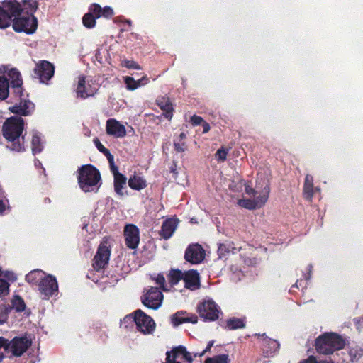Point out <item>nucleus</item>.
Segmentation results:
<instances>
[{"label":"nucleus","instance_id":"nucleus-1","mask_svg":"<svg viewBox=\"0 0 363 363\" xmlns=\"http://www.w3.org/2000/svg\"><path fill=\"white\" fill-rule=\"evenodd\" d=\"M24 128V121L18 116L8 118L3 125L4 138L8 140L9 148L21 152L24 150V138L21 136Z\"/></svg>","mask_w":363,"mask_h":363},{"label":"nucleus","instance_id":"nucleus-2","mask_svg":"<svg viewBox=\"0 0 363 363\" xmlns=\"http://www.w3.org/2000/svg\"><path fill=\"white\" fill-rule=\"evenodd\" d=\"M77 179L79 187L85 192H90L99 187L101 176L93 166L84 165L78 170Z\"/></svg>","mask_w":363,"mask_h":363},{"label":"nucleus","instance_id":"nucleus-3","mask_svg":"<svg viewBox=\"0 0 363 363\" xmlns=\"http://www.w3.org/2000/svg\"><path fill=\"white\" fill-rule=\"evenodd\" d=\"M345 341L336 333H327L319 336L315 341V348L319 353L328 354L343 348Z\"/></svg>","mask_w":363,"mask_h":363},{"label":"nucleus","instance_id":"nucleus-4","mask_svg":"<svg viewBox=\"0 0 363 363\" xmlns=\"http://www.w3.org/2000/svg\"><path fill=\"white\" fill-rule=\"evenodd\" d=\"M133 321L136 325L137 330L144 335L151 334L156 328V324L154 320L140 309L126 315L123 318V323Z\"/></svg>","mask_w":363,"mask_h":363},{"label":"nucleus","instance_id":"nucleus-5","mask_svg":"<svg viewBox=\"0 0 363 363\" xmlns=\"http://www.w3.org/2000/svg\"><path fill=\"white\" fill-rule=\"evenodd\" d=\"M22 9L16 14L13 22V28L16 32H24L28 34H32L35 32L38 26L37 18L28 12L21 14Z\"/></svg>","mask_w":363,"mask_h":363},{"label":"nucleus","instance_id":"nucleus-6","mask_svg":"<svg viewBox=\"0 0 363 363\" xmlns=\"http://www.w3.org/2000/svg\"><path fill=\"white\" fill-rule=\"evenodd\" d=\"M20 11V4L16 0H5L0 7V28H5L11 23L12 16Z\"/></svg>","mask_w":363,"mask_h":363},{"label":"nucleus","instance_id":"nucleus-7","mask_svg":"<svg viewBox=\"0 0 363 363\" xmlns=\"http://www.w3.org/2000/svg\"><path fill=\"white\" fill-rule=\"evenodd\" d=\"M200 316L206 320L213 321L219 317V307L211 299H205L197 307Z\"/></svg>","mask_w":363,"mask_h":363},{"label":"nucleus","instance_id":"nucleus-8","mask_svg":"<svg viewBox=\"0 0 363 363\" xmlns=\"http://www.w3.org/2000/svg\"><path fill=\"white\" fill-rule=\"evenodd\" d=\"M167 363H192L193 358L184 346L174 347L167 352Z\"/></svg>","mask_w":363,"mask_h":363},{"label":"nucleus","instance_id":"nucleus-9","mask_svg":"<svg viewBox=\"0 0 363 363\" xmlns=\"http://www.w3.org/2000/svg\"><path fill=\"white\" fill-rule=\"evenodd\" d=\"M31 340L27 337H16L7 342L6 350L16 357L21 356L31 345Z\"/></svg>","mask_w":363,"mask_h":363},{"label":"nucleus","instance_id":"nucleus-10","mask_svg":"<svg viewBox=\"0 0 363 363\" xmlns=\"http://www.w3.org/2000/svg\"><path fill=\"white\" fill-rule=\"evenodd\" d=\"M38 290L45 298H49L57 294L58 284L56 278L47 275L38 284Z\"/></svg>","mask_w":363,"mask_h":363},{"label":"nucleus","instance_id":"nucleus-11","mask_svg":"<svg viewBox=\"0 0 363 363\" xmlns=\"http://www.w3.org/2000/svg\"><path fill=\"white\" fill-rule=\"evenodd\" d=\"M111 251L106 241L101 242L98 248L96 255L94 259L93 266L95 269L99 270L108 264Z\"/></svg>","mask_w":363,"mask_h":363},{"label":"nucleus","instance_id":"nucleus-12","mask_svg":"<svg viewBox=\"0 0 363 363\" xmlns=\"http://www.w3.org/2000/svg\"><path fill=\"white\" fill-rule=\"evenodd\" d=\"M142 303L147 308L156 310L159 308V290L157 286H149L145 289L141 298Z\"/></svg>","mask_w":363,"mask_h":363},{"label":"nucleus","instance_id":"nucleus-13","mask_svg":"<svg viewBox=\"0 0 363 363\" xmlns=\"http://www.w3.org/2000/svg\"><path fill=\"white\" fill-rule=\"evenodd\" d=\"M124 237L126 246L130 249H135L140 242V232L133 224L126 225L124 228Z\"/></svg>","mask_w":363,"mask_h":363},{"label":"nucleus","instance_id":"nucleus-14","mask_svg":"<svg viewBox=\"0 0 363 363\" xmlns=\"http://www.w3.org/2000/svg\"><path fill=\"white\" fill-rule=\"evenodd\" d=\"M54 66L48 61H41L38 63L34 69L35 75L41 82H45L51 79L54 74Z\"/></svg>","mask_w":363,"mask_h":363},{"label":"nucleus","instance_id":"nucleus-15","mask_svg":"<svg viewBox=\"0 0 363 363\" xmlns=\"http://www.w3.org/2000/svg\"><path fill=\"white\" fill-rule=\"evenodd\" d=\"M184 257L191 264H199L204 259L205 251L199 244L190 245L185 252Z\"/></svg>","mask_w":363,"mask_h":363},{"label":"nucleus","instance_id":"nucleus-16","mask_svg":"<svg viewBox=\"0 0 363 363\" xmlns=\"http://www.w3.org/2000/svg\"><path fill=\"white\" fill-rule=\"evenodd\" d=\"M97 91V86L86 81L84 77H79L77 87V97L85 99L94 96Z\"/></svg>","mask_w":363,"mask_h":363},{"label":"nucleus","instance_id":"nucleus-17","mask_svg":"<svg viewBox=\"0 0 363 363\" xmlns=\"http://www.w3.org/2000/svg\"><path fill=\"white\" fill-rule=\"evenodd\" d=\"M106 133L115 138H123L126 135L125 126L116 119H108L106 125Z\"/></svg>","mask_w":363,"mask_h":363},{"label":"nucleus","instance_id":"nucleus-18","mask_svg":"<svg viewBox=\"0 0 363 363\" xmlns=\"http://www.w3.org/2000/svg\"><path fill=\"white\" fill-rule=\"evenodd\" d=\"M179 223L177 218H169L163 221L160 230V237L167 240L170 238L175 232Z\"/></svg>","mask_w":363,"mask_h":363},{"label":"nucleus","instance_id":"nucleus-19","mask_svg":"<svg viewBox=\"0 0 363 363\" xmlns=\"http://www.w3.org/2000/svg\"><path fill=\"white\" fill-rule=\"evenodd\" d=\"M185 287L190 290H196L200 287L199 274L196 270H189L183 274Z\"/></svg>","mask_w":363,"mask_h":363},{"label":"nucleus","instance_id":"nucleus-20","mask_svg":"<svg viewBox=\"0 0 363 363\" xmlns=\"http://www.w3.org/2000/svg\"><path fill=\"white\" fill-rule=\"evenodd\" d=\"M171 322L174 326H178L185 323H196L198 318L194 314H187L185 311H179L171 317Z\"/></svg>","mask_w":363,"mask_h":363},{"label":"nucleus","instance_id":"nucleus-21","mask_svg":"<svg viewBox=\"0 0 363 363\" xmlns=\"http://www.w3.org/2000/svg\"><path fill=\"white\" fill-rule=\"evenodd\" d=\"M183 274L184 273H182L179 270L170 271V272L167 275V280L169 281V284H170L169 286L164 283V278L160 276V289H162L164 291H169L171 289V287L177 284L180 279H183Z\"/></svg>","mask_w":363,"mask_h":363},{"label":"nucleus","instance_id":"nucleus-22","mask_svg":"<svg viewBox=\"0 0 363 363\" xmlns=\"http://www.w3.org/2000/svg\"><path fill=\"white\" fill-rule=\"evenodd\" d=\"M160 118L162 117L169 121L174 111V106L167 97H162L160 100Z\"/></svg>","mask_w":363,"mask_h":363},{"label":"nucleus","instance_id":"nucleus-23","mask_svg":"<svg viewBox=\"0 0 363 363\" xmlns=\"http://www.w3.org/2000/svg\"><path fill=\"white\" fill-rule=\"evenodd\" d=\"M34 109V104L30 101H21L18 105L9 108V110L17 114L23 116L29 115Z\"/></svg>","mask_w":363,"mask_h":363},{"label":"nucleus","instance_id":"nucleus-24","mask_svg":"<svg viewBox=\"0 0 363 363\" xmlns=\"http://www.w3.org/2000/svg\"><path fill=\"white\" fill-rule=\"evenodd\" d=\"M123 81L126 85V88L129 91H134L138 88L144 86L148 83V78L144 76L138 80H135L133 77L125 76L123 77Z\"/></svg>","mask_w":363,"mask_h":363},{"label":"nucleus","instance_id":"nucleus-25","mask_svg":"<svg viewBox=\"0 0 363 363\" xmlns=\"http://www.w3.org/2000/svg\"><path fill=\"white\" fill-rule=\"evenodd\" d=\"M269 186L267 184L259 194L257 192L256 194L253 195V201L257 206V208H260L266 203L269 198Z\"/></svg>","mask_w":363,"mask_h":363},{"label":"nucleus","instance_id":"nucleus-26","mask_svg":"<svg viewBox=\"0 0 363 363\" xmlns=\"http://www.w3.org/2000/svg\"><path fill=\"white\" fill-rule=\"evenodd\" d=\"M111 169H112L113 173L114 174L115 191L118 194L122 196V195H123L122 189H123V185L125 184L126 179L123 174H120L117 171V168L116 167H114L113 164L111 165Z\"/></svg>","mask_w":363,"mask_h":363},{"label":"nucleus","instance_id":"nucleus-27","mask_svg":"<svg viewBox=\"0 0 363 363\" xmlns=\"http://www.w3.org/2000/svg\"><path fill=\"white\" fill-rule=\"evenodd\" d=\"M241 247H236L233 242L220 244L218 247V253L220 258L224 257L226 255L235 254Z\"/></svg>","mask_w":363,"mask_h":363},{"label":"nucleus","instance_id":"nucleus-28","mask_svg":"<svg viewBox=\"0 0 363 363\" xmlns=\"http://www.w3.org/2000/svg\"><path fill=\"white\" fill-rule=\"evenodd\" d=\"M313 178L311 175L307 174L303 186L304 196L311 200L313 196Z\"/></svg>","mask_w":363,"mask_h":363},{"label":"nucleus","instance_id":"nucleus-29","mask_svg":"<svg viewBox=\"0 0 363 363\" xmlns=\"http://www.w3.org/2000/svg\"><path fill=\"white\" fill-rule=\"evenodd\" d=\"M8 76L11 81V84L14 88H20L22 85L23 81L21 77V74L15 68L10 69L8 72Z\"/></svg>","mask_w":363,"mask_h":363},{"label":"nucleus","instance_id":"nucleus-30","mask_svg":"<svg viewBox=\"0 0 363 363\" xmlns=\"http://www.w3.org/2000/svg\"><path fill=\"white\" fill-rule=\"evenodd\" d=\"M44 277L45 273L43 271L36 269L28 273L26 277V279L29 283L38 284Z\"/></svg>","mask_w":363,"mask_h":363},{"label":"nucleus","instance_id":"nucleus-31","mask_svg":"<svg viewBox=\"0 0 363 363\" xmlns=\"http://www.w3.org/2000/svg\"><path fill=\"white\" fill-rule=\"evenodd\" d=\"M129 186L135 190L143 189L146 186V182L139 176H133L128 181Z\"/></svg>","mask_w":363,"mask_h":363},{"label":"nucleus","instance_id":"nucleus-32","mask_svg":"<svg viewBox=\"0 0 363 363\" xmlns=\"http://www.w3.org/2000/svg\"><path fill=\"white\" fill-rule=\"evenodd\" d=\"M185 138V133H182L178 138L174 141V147L177 152H183L186 150V145L184 141Z\"/></svg>","mask_w":363,"mask_h":363},{"label":"nucleus","instance_id":"nucleus-33","mask_svg":"<svg viewBox=\"0 0 363 363\" xmlns=\"http://www.w3.org/2000/svg\"><path fill=\"white\" fill-rule=\"evenodd\" d=\"M245 326V323L242 319L233 318L226 321V328L228 330H236L242 328Z\"/></svg>","mask_w":363,"mask_h":363},{"label":"nucleus","instance_id":"nucleus-34","mask_svg":"<svg viewBox=\"0 0 363 363\" xmlns=\"http://www.w3.org/2000/svg\"><path fill=\"white\" fill-rule=\"evenodd\" d=\"M31 144H32V150L34 153L40 152L42 150L43 145H42L41 138L38 133H33Z\"/></svg>","mask_w":363,"mask_h":363},{"label":"nucleus","instance_id":"nucleus-35","mask_svg":"<svg viewBox=\"0 0 363 363\" xmlns=\"http://www.w3.org/2000/svg\"><path fill=\"white\" fill-rule=\"evenodd\" d=\"M230 359L228 354H220L213 357H208L205 363H230Z\"/></svg>","mask_w":363,"mask_h":363},{"label":"nucleus","instance_id":"nucleus-36","mask_svg":"<svg viewBox=\"0 0 363 363\" xmlns=\"http://www.w3.org/2000/svg\"><path fill=\"white\" fill-rule=\"evenodd\" d=\"M9 95V83L6 79L0 77V99H5Z\"/></svg>","mask_w":363,"mask_h":363},{"label":"nucleus","instance_id":"nucleus-37","mask_svg":"<svg viewBox=\"0 0 363 363\" xmlns=\"http://www.w3.org/2000/svg\"><path fill=\"white\" fill-rule=\"evenodd\" d=\"M94 143H95V145L97 147V149L103 152L106 157H107V159L108 160V162H110L111 165L113 164V156L110 153L109 150L108 149H106L101 143L99 140H94Z\"/></svg>","mask_w":363,"mask_h":363},{"label":"nucleus","instance_id":"nucleus-38","mask_svg":"<svg viewBox=\"0 0 363 363\" xmlns=\"http://www.w3.org/2000/svg\"><path fill=\"white\" fill-rule=\"evenodd\" d=\"M238 203L240 206L243 207L247 209H249V210L257 209V206H256L253 199H240V200H238Z\"/></svg>","mask_w":363,"mask_h":363},{"label":"nucleus","instance_id":"nucleus-39","mask_svg":"<svg viewBox=\"0 0 363 363\" xmlns=\"http://www.w3.org/2000/svg\"><path fill=\"white\" fill-rule=\"evenodd\" d=\"M12 306L17 311H22L25 309V303L20 296H14L12 300Z\"/></svg>","mask_w":363,"mask_h":363},{"label":"nucleus","instance_id":"nucleus-40","mask_svg":"<svg viewBox=\"0 0 363 363\" xmlns=\"http://www.w3.org/2000/svg\"><path fill=\"white\" fill-rule=\"evenodd\" d=\"M83 23L87 28H93L96 24L95 18L91 13H88L83 17Z\"/></svg>","mask_w":363,"mask_h":363},{"label":"nucleus","instance_id":"nucleus-41","mask_svg":"<svg viewBox=\"0 0 363 363\" xmlns=\"http://www.w3.org/2000/svg\"><path fill=\"white\" fill-rule=\"evenodd\" d=\"M25 9L28 10L26 11L28 13L33 14V12L35 11L38 7V4L36 1L34 0H28L24 3Z\"/></svg>","mask_w":363,"mask_h":363},{"label":"nucleus","instance_id":"nucleus-42","mask_svg":"<svg viewBox=\"0 0 363 363\" xmlns=\"http://www.w3.org/2000/svg\"><path fill=\"white\" fill-rule=\"evenodd\" d=\"M228 155V150L225 148H220L217 150L215 154V157L218 162H224Z\"/></svg>","mask_w":363,"mask_h":363},{"label":"nucleus","instance_id":"nucleus-43","mask_svg":"<svg viewBox=\"0 0 363 363\" xmlns=\"http://www.w3.org/2000/svg\"><path fill=\"white\" fill-rule=\"evenodd\" d=\"M121 65L128 69H140V67L135 61L123 60L121 61Z\"/></svg>","mask_w":363,"mask_h":363},{"label":"nucleus","instance_id":"nucleus-44","mask_svg":"<svg viewBox=\"0 0 363 363\" xmlns=\"http://www.w3.org/2000/svg\"><path fill=\"white\" fill-rule=\"evenodd\" d=\"M9 284L4 279H0V297L9 294Z\"/></svg>","mask_w":363,"mask_h":363},{"label":"nucleus","instance_id":"nucleus-45","mask_svg":"<svg viewBox=\"0 0 363 363\" xmlns=\"http://www.w3.org/2000/svg\"><path fill=\"white\" fill-rule=\"evenodd\" d=\"M264 341L265 343L268 345L271 353L275 352L276 351L278 350L279 347V344L277 341L272 339L267 340Z\"/></svg>","mask_w":363,"mask_h":363},{"label":"nucleus","instance_id":"nucleus-46","mask_svg":"<svg viewBox=\"0 0 363 363\" xmlns=\"http://www.w3.org/2000/svg\"><path fill=\"white\" fill-rule=\"evenodd\" d=\"M90 11L96 18H99L101 16L102 8L99 4H94L91 6Z\"/></svg>","mask_w":363,"mask_h":363},{"label":"nucleus","instance_id":"nucleus-47","mask_svg":"<svg viewBox=\"0 0 363 363\" xmlns=\"http://www.w3.org/2000/svg\"><path fill=\"white\" fill-rule=\"evenodd\" d=\"M7 345V340L4 337H0V362L4 358V351L6 350V347Z\"/></svg>","mask_w":363,"mask_h":363},{"label":"nucleus","instance_id":"nucleus-48","mask_svg":"<svg viewBox=\"0 0 363 363\" xmlns=\"http://www.w3.org/2000/svg\"><path fill=\"white\" fill-rule=\"evenodd\" d=\"M169 173L170 176L169 177V181L174 182L177 180V164L175 163H172L169 167Z\"/></svg>","mask_w":363,"mask_h":363},{"label":"nucleus","instance_id":"nucleus-49","mask_svg":"<svg viewBox=\"0 0 363 363\" xmlns=\"http://www.w3.org/2000/svg\"><path fill=\"white\" fill-rule=\"evenodd\" d=\"M240 185V187H242L243 184H242V181H241L239 184ZM244 186L245 187V193L250 196H253L255 194H257V191H255V189H253L252 187L250 186V185L247 183H245L244 184Z\"/></svg>","mask_w":363,"mask_h":363},{"label":"nucleus","instance_id":"nucleus-50","mask_svg":"<svg viewBox=\"0 0 363 363\" xmlns=\"http://www.w3.org/2000/svg\"><path fill=\"white\" fill-rule=\"evenodd\" d=\"M113 15V11L112 8L109 6H106L102 9L101 16L105 18H109Z\"/></svg>","mask_w":363,"mask_h":363},{"label":"nucleus","instance_id":"nucleus-51","mask_svg":"<svg viewBox=\"0 0 363 363\" xmlns=\"http://www.w3.org/2000/svg\"><path fill=\"white\" fill-rule=\"evenodd\" d=\"M2 279H6L9 281H15L16 279V276L15 275V274L13 272L6 271V272H2Z\"/></svg>","mask_w":363,"mask_h":363},{"label":"nucleus","instance_id":"nucleus-52","mask_svg":"<svg viewBox=\"0 0 363 363\" xmlns=\"http://www.w3.org/2000/svg\"><path fill=\"white\" fill-rule=\"evenodd\" d=\"M191 122L194 125H201L204 121L201 117L194 115L191 118Z\"/></svg>","mask_w":363,"mask_h":363},{"label":"nucleus","instance_id":"nucleus-53","mask_svg":"<svg viewBox=\"0 0 363 363\" xmlns=\"http://www.w3.org/2000/svg\"><path fill=\"white\" fill-rule=\"evenodd\" d=\"M213 344H214L213 340L208 342L206 349L201 353H195L194 357H202L203 355H204L205 353H206L207 352H208L211 350V348L213 347Z\"/></svg>","mask_w":363,"mask_h":363},{"label":"nucleus","instance_id":"nucleus-54","mask_svg":"<svg viewBox=\"0 0 363 363\" xmlns=\"http://www.w3.org/2000/svg\"><path fill=\"white\" fill-rule=\"evenodd\" d=\"M7 320L6 313L4 311H0V325L4 323Z\"/></svg>","mask_w":363,"mask_h":363},{"label":"nucleus","instance_id":"nucleus-55","mask_svg":"<svg viewBox=\"0 0 363 363\" xmlns=\"http://www.w3.org/2000/svg\"><path fill=\"white\" fill-rule=\"evenodd\" d=\"M202 127H203V133H206L209 131L210 130V125L208 123L206 122H203L202 124H201Z\"/></svg>","mask_w":363,"mask_h":363},{"label":"nucleus","instance_id":"nucleus-56","mask_svg":"<svg viewBox=\"0 0 363 363\" xmlns=\"http://www.w3.org/2000/svg\"><path fill=\"white\" fill-rule=\"evenodd\" d=\"M301 363H315V358L313 357H310L308 359Z\"/></svg>","mask_w":363,"mask_h":363},{"label":"nucleus","instance_id":"nucleus-57","mask_svg":"<svg viewBox=\"0 0 363 363\" xmlns=\"http://www.w3.org/2000/svg\"><path fill=\"white\" fill-rule=\"evenodd\" d=\"M150 279L155 282L156 284L159 283V274H156L154 277L150 276Z\"/></svg>","mask_w":363,"mask_h":363},{"label":"nucleus","instance_id":"nucleus-58","mask_svg":"<svg viewBox=\"0 0 363 363\" xmlns=\"http://www.w3.org/2000/svg\"><path fill=\"white\" fill-rule=\"evenodd\" d=\"M6 208V203L0 200V213H1Z\"/></svg>","mask_w":363,"mask_h":363},{"label":"nucleus","instance_id":"nucleus-59","mask_svg":"<svg viewBox=\"0 0 363 363\" xmlns=\"http://www.w3.org/2000/svg\"><path fill=\"white\" fill-rule=\"evenodd\" d=\"M311 268H312V266H309V267H308L309 272H311ZM306 279H310V273H308V276H306Z\"/></svg>","mask_w":363,"mask_h":363},{"label":"nucleus","instance_id":"nucleus-60","mask_svg":"<svg viewBox=\"0 0 363 363\" xmlns=\"http://www.w3.org/2000/svg\"><path fill=\"white\" fill-rule=\"evenodd\" d=\"M162 299H163V295L160 293V304L162 303Z\"/></svg>","mask_w":363,"mask_h":363},{"label":"nucleus","instance_id":"nucleus-61","mask_svg":"<svg viewBox=\"0 0 363 363\" xmlns=\"http://www.w3.org/2000/svg\"><path fill=\"white\" fill-rule=\"evenodd\" d=\"M126 23H128L129 25H130V24H131V21H129V20H127V21H126Z\"/></svg>","mask_w":363,"mask_h":363},{"label":"nucleus","instance_id":"nucleus-62","mask_svg":"<svg viewBox=\"0 0 363 363\" xmlns=\"http://www.w3.org/2000/svg\"><path fill=\"white\" fill-rule=\"evenodd\" d=\"M2 279V272L0 270V279Z\"/></svg>","mask_w":363,"mask_h":363}]
</instances>
